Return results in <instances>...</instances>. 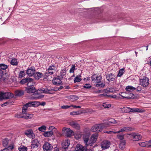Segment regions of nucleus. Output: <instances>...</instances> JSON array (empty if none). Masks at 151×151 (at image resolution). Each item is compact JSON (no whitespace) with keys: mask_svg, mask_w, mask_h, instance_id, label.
Returning <instances> with one entry per match:
<instances>
[{"mask_svg":"<svg viewBox=\"0 0 151 151\" xmlns=\"http://www.w3.org/2000/svg\"><path fill=\"white\" fill-rule=\"evenodd\" d=\"M27 80L26 79V78L25 79H23L20 81V83L21 84H25L26 83H27Z\"/></svg>","mask_w":151,"mask_h":151,"instance_id":"603ef678","label":"nucleus"},{"mask_svg":"<svg viewBox=\"0 0 151 151\" xmlns=\"http://www.w3.org/2000/svg\"><path fill=\"white\" fill-rule=\"evenodd\" d=\"M70 99L73 100V101L77 100L79 98V97L78 96L75 95H72L70 96Z\"/></svg>","mask_w":151,"mask_h":151,"instance_id":"a18cd8bd","label":"nucleus"},{"mask_svg":"<svg viewBox=\"0 0 151 151\" xmlns=\"http://www.w3.org/2000/svg\"><path fill=\"white\" fill-rule=\"evenodd\" d=\"M39 142L37 139H34L31 142V148L34 149L35 148H36L39 146Z\"/></svg>","mask_w":151,"mask_h":151,"instance_id":"6ab92c4d","label":"nucleus"},{"mask_svg":"<svg viewBox=\"0 0 151 151\" xmlns=\"http://www.w3.org/2000/svg\"><path fill=\"white\" fill-rule=\"evenodd\" d=\"M76 66L75 65H72L71 68L70 70V73H73L75 70V68Z\"/></svg>","mask_w":151,"mask_h":151,"instance_id":"8fccbe9b","label":"nucleus"},{"mask_svg":"<svg viewBox=\"0 0 151 151\" xmlns=\"http://www.w3.org/2000/svg\"><path fill=\"white\" fill-rule=\"evenodd\" d=\"M26 91L29 93H34L35 95L40 94V93L36 91L35 88L34 87H29L26 88Z\"/></svg>","mask_w":151,"mask_h":151,"instance_id":"6e6552de","label":"nucleus"},{"mask_svg":"<svg viewBox=\"0 0 151 151\" xmlns=\"http://www.w3.org/2000/svg\"><path fill=\"white\" fill-rule=\"evenodd\" d=\"M66 73L65 69H64L61 71L60 76V78L61 79L63 78L64 76L66 75Z\"/></svg>","mask_w":151,"mask_h":151,"instance_id":"4c0bfd02","label":"nucleus"},{"mask_svg":"<svg viewBox=\"0 0 151 151\" xmlns=\"http://www.w3.org/2000/svg\"><path fill=\"white\" fill-rule=\"evenodd\" d=\"M82 112L81 111H73L70 113V115H76L81 114Z\"/></svg>","mask_w":151,"mask_h":151,"instance_id":"a19ab883","label":"nucleus"},{"mask_svg":"<svg viewBox=\"0 0 151 151\" xmlns=\"http://www.w3.org/2000/svg\"><path fill=\"white\" fill-rule=\"evenodd\" d=\"M62 148L61 147H56L54 149V151H62Z\"/></svg>","mask_w":151,"mask_h":151,"instance_id":"3c124183","label":"nucleus"},{"mask_svg":"<svg viewBox=\"0 0 151 151\" xmlns=\"http://www.w3.org/2000/svg\"><path fill=\"white\" fill-rule=\"evenodd\" d=\"M102 106L105 108H109L111 107V104H108L107 103H105L103 104Z\"/></svg>","mask_w":151,"mask_h":151,"instance_id":"de8ad7c7","label":"nucleus"},{"mask_svg":"<svg viewBox=\"0 0 151 151\" xmlns=\"http://www.w3.org/2000/svg\"><path fill=\"white\" fill-rule=\"evenodd\" d=\"M140 84L143 87H146L149 83V79L145 76L143 77L142 78L139 79Z\"/></svg>","mask_w":151,"mask_h":151,"instance_id":"39448f33","label":"nucleus"},{"mask_svg":"<svg viewBox=\"0 0 151 151\" xmlns=\"http://www.w3.org/2000/svg\"><path fill=\"white\" fill-rule=\"evenodd\" d=\"M35 69L34 67H31L27 70L26 73L29 76H33L35 72Z\"/></svg>","mask_w":151,"mask_h":151,"instance_id":"f8f14e48","label":"nucleus"},{"mask_svg":"<svg viewBox=\"0 0 151 151\" xmlns=\"http://www.w3.org/2000/svg\"><path fill=\"white\" fill-rule=\"evenodd\" d=\"M53 134V132L52 131L45 132L43 133V135L46 137H48L52 136Z\"/></svg>","mask_w":151,"mask_h":151,"instance_id":"7c9ffc66","label":"nucleus"},{"mask_svg":"<svg viewBox=\"0 0 151 151\" xmlns=\"http://www.w3.org/2000/svg\"><path fill=\"white\" fill-rule=\"evenodd\" d=\"M106 128V124L102 123L94 125L91 127V130L93 132H101L103 129Z\"/></svg>","mask_w":151,"mask_h":151,"instance_id":"f03ea898","label":"nucleus"},{"mask_svg":"<svg viewBox=\"0 0 151 151\" xmlns=\"http://www.w3.org/2000/svg\"><path fill=\"white\" fill-rule=\"evenodd\" d=\"M126 93L128 94V96H123L122 95L121 96L123 98H126L127 99H134L135 98V95L131 92H126Z\"/></svg>","mask_w":151,"mask_h":151,"instance_id":"b1692460","label":"nucleus"},{"mask_svg":"<svg viewBox=\"0 0 151 151\" xmlns=\"http://www.w3.org/2000/svg\"><path fill=\"white\" fill-rule=\"evenodd\" d=\"M52 90V93H53V91H56L59 90L58 87H55L54 88H51Z\"/></svg>","mask_w":151,"mask_h":151,"instance_id":"13d9d810","label":"nucleus"},{"mask_svg":"<svg viewBox=\"0 0 151 151\" xmlns=\"http://www.w3.org/2000/svg\"><path fill=\"white\" fill-rule=\"evenodd\" d=\"M98 135L97 134H93L92 135L89 141L88 145L90 146H92L93 144L95 143L97 140Z\"/></svg>","mask_w":151,"mask_h":151,"instance_id":"1a4fd4ad","label":"nucleus"},{"mask_svg":"<svg viewBox=\"0 0 151 151\" xmlns=\"http://www.w3.org/2000/svg\"><path fill=\"white\" fill-rule=\"evenodd\" d=\"M91 86L90 85V84H86L83 86V87L88 89L91 87Z\"/></svg>","mask_w":151,"mask_h":151,"instance_id":"09e8293b","label":"nucleus"},{"mask_svg":"<svg viewBox=\"0 0 151 151\" xmlns=\"http://www.w3.org/2000/svg\"><path fill=\"white\" fill-rule=\"evenodd\" d=\"M116 123V120L113 119H109L107 123L108 124H114Z\"/></svg>","mask_w":151,"mask_h":151,"instance_id":"ea45409f","label":"nucleus"},{"mask_svg":"<svg viewBox=\"0 0 151 151\" xmlns=\"http://www.w3.org/2000/svg\"><path fill=\"white\" fill-rule=\"evenodd\" d=\"M24 94V91L23 90H17L15 91V95L16 96H21Z\"/></svg>","mask_w":151,"mask_h":151,"instance_id":"393cba45","label":"nucleus"},{"mask_svg":"<svg viewBox=\"0 0 151 151\" xmlns=\"http://www.w3.org/2000/svg\"><path fill=\"white\" fill-rule=\"evenodd\" d=\"M136 88L133 87L132 86H128L126 87L125 88L126 92H129L132 91L136 90Z\"/></svg>","mask_w":151,"mask_h":151,"instance_id":"a878e982","label":"nucleus"},{"mask_svg":"<svg viewBox=\"0 0 151 151\" xmlns=\"http://www.w3.org/2000/svg\"><path fill=\"white\" fill-rule=\"evenodd\" d=\"M32 115H29V116H25L22 115V114H17L15 117L18 118H23L25 119H30V118L31 117V116H32Z\"/></svg>","mask_w":151,"mask_h":151,"instance_id":"bb28decb","label":"nucleus"},{"mask_svg":"<svg viewBox=\"0 0 151 151\" xmlns=\"http://www.w3.org/2000/svg\"><path fill=\"white\" fill-rule=\"evenodd\" d=\"M24 76V71H21L20 72L19 74V77L20 78H22Z\"/></svg>","mask_w":151,"mask_h":151,"instance_id":"5fc2aeb1","label":"nucleus"},{"mask_svg":"<svg viewBox=\"0 0 151 151\" xmlns=\"http://www.w3.org/2000/svg\"><path fill=\"white\" fill-rule=\"evenodd\" d=\"M47 71L50 75L53 74V73L55 72L52 71V70L50 69L49 68L48 69Z\"/></svg>","mask_w":151,"mask_h":151,"instance_id":"bf43d9fd","label":"nucleus"},{"mask_svg":"<svg viewBox=\"0 0 151 151\" xmlns=\"http://www.w3.org/2000/svg\"><path fill=\"white\" fill-rule=\"evenodd\" d=\"M46 127L45 126L42 125L39 127L38 128V130L42 132H44L46 130Z\"/></svg>","mask_w":151,"mask_h":151,"instance_id":"79ce46f5","label":"nucleus"},{"mask_svg":"<svg viewBox=\"0 0 151 151\" xmlns=\"http://www.w3.org/2000/svg\"><path fill=\"white\" fill-rule=\"evenodd\" d=\"M70 107H71V105H63L61 106V108L63 109H67Z\"/></svg>","mask_w":151,"mask_h":151,"instance_id":"4d7b16f0","label":"nucleus"},{"mask_svg":"<svg viewBox=\"0 0 151 151\" xmlns=\"http://www.w3.org/2000/svg\"><path fill=\"white\" fill-rule=\"evenodd\" d=\"M55 66L54 65H52V66H50L49 67V68L50 69L52 70V71L54 72H55Z\"/></svg>","mask_w":151,"mask_h":151,"instance_id":"6e6d98bb","label":"nucleus"},{"mask_svg":"<svg viewBox=\"0 0 151 151\" xmlns=\"http://www.w3.org/2000/svg\"><path fill=\"white\" fill-rule=\"evenodd\" d=\"M128 135L132 140L134 141L139 140L142 138L141 135L136 133H132L130 134H128Z\"/></svg>","mask_w":151,"mask_h":151,"instance_id":"20e7f679","label":"nucleus"},{"mask_svg":"<svg viewBox=\"0 0 151 151\" xmlns=\"http://www.w3.org/2000/svg\"><path fill=\"white\" fill-rule=\"evenodd\" d=\"M24 134L29 137V138L34 139L35 137V135L33 133V130L31 129L25 131Z\"/></svg>","mask_w":151,"mask_h":151,"instance_id":"ddd939ff","label":"nucleus"},{"mask_svg":"<svg viewBox=\"0 0 151 151\" xmlns=\"http://www.w3.org/2000/svg\"><path fill=\"white\" fill-rule=\"evenodd\" d=\"M70 125L73 127L77 129H80V125L76 122L72 121L70 123Z\"/></svg>","mask_w":151,"mask_h":151,"instance_id":"5701e85b","label":"nucleus"},{"mask_svg":"<svg viewBox=\"0 0 151 151\" xmlns=\"http://www.w3.org/2000/svg\"><path fill=\"white\" fill-rule=\"evenodd\" d=\"M63 131H64L65 136L68 137L71 136L73 133V131L70 128H65L64 127L63 129Z\"/></svg>","mask_w":151,"mask_h":151,"instance_id":"dca6fc26","label":"nucleus"},{"mask_svg":"<svg viewBox=\"0 0 151 151\" xmlns=\"http://www.w3.org/2000/svg\"><path fill=\"white\" fill-rule=\"evenodd\" d=\"M70 144V141L68 140H66L63 141L62 143V149H63L65 150L67 149Z\"/></svg>","mask_w":151,"mask_h":151,"instance_id":"aec40b11","label":"nucleus"},{"mask_svg":"<svg viewBox=\"0 0 151 151\" xmlns=\"http://www.w3.org/2000/svg\"><path fill=\"white\" fill-rule=\"evenodd\" d=\"M110 145V142L107 140H104L101 143V147L102 150H105L109 148Z\"/></svg>","mask_w":151,"mask_h":151,"instance_id":"0eeeda50","label":"nucleus"},{"mask_svg":"<svg viewBox=\"0 0 151 151\" xmlns=\"http://www.w3.org/2000/svg\"><path fill=\"white\" fill-rule=\"evenodd\" d=\"M45 93H52V92L51 88L50 87H46L45 88Z\"/></svg>","mask_w":151,"mask_h":151,"instance_id":"e433bc0d","label":"nucleus"},{"mask_svg":"<svg viewBox=\"0 0 151 151\" xmlns=\"http://www.w3.org/2000/svg\"><path fill=\"white\" fill-rule=\"evenodd\" d=\"M83 139L84 142L86 144V145L87 146L89 145H88V143H89V136L87 135H85L83 136Z\"/></svg>","mask_w":151,"mask_h":151,"instance_id":"c85d7f7f","label":"nucleus"},{"mask_svg":"<svg viewBox=\"0 0 151 151\" xmlns=\"http://www.w3.org/2000/svg\"><path fill=\"white\" fill-rule=\"evenodd\" d=\"M87 147L86 146H83L81 144L77 145L75 150L77 151H86Z\"/></svg>","mask_w":151,"mask_h":151,"instance_id":"f3484780","label":"nucleus"},{"mask_svg":"<svg viewBox=\"0 0 151 151\" xmlns=\"http://www.w3.org/2000/svg\"><path fill=\"white\" fill-rule=\"evenodd\" d=\"M26 79L27 80V82L28 83H29L30 82H32V81H33V79L31 78H26Z\"/></svg>","mask_w":151,"mask_h":151,"instance_id":"e2e57ef3","label":"nucleus"},{"mask_svg":"<svg viewBox=\"0 0 151 151\" xmlns=\"http://www.w3.org/2000/svg\"><path fill=\"white\" fill-rule=\"evenodd\" d=\"M124 72V68L121 69L120 70H119V73L117 76H121L123 75Z\"/></svg>","mask_w":151,"mask_h":151,"instance_id":"58836bf2","label":"nucleus"},{"mask_svg":"<svg viewBox=\"0 0 151 151\" xmlns=\"http://www.w3.org/2000/svg\"><path fill=\"white\" fill-rule=\"evenodd\" d=\"M149 143V142H148L146 141L144 142H139V144L140 146L142 147H145L147 148H149L148 145Z\"/></svg>","mask_w":151,"mask_h":151,"instance_id":"473e14b6","label":"nucleus"},{"mask_svg":"<svg viewBox=\"0 0 151 151\" xmlns=\"http://www.w3.org/2000/svg\"><path fill=\"white\" fill-rule=\"evenodd\" d=\"M126 142L125 140H122L120 141L119 145V147L120 149L123 150L125 146Z\"/></svg>","mask_w":151,"mask_h":151,"instance_id":"2f4dec72","label":"nucleus"},{"mask_svg":"<svg viewBox=\"0 0 151 151\" xmlns=\"http://www.w3.org/2000/svg\"><path fill=\"white\" fill-rule=\"evenodd\" d=\"M81 77V74L78 75L75 77L74 80V82H80L81 81L82 79L80 78Z\"/></svg>","mask_w":151,"mask_h":151,"instance_id":"72a5a7b5","label":"nucleus"},{"mask_svg":"<svg viewBox=\"0 0 151 151\" xmlns=\"http://www.w3.org/2000/svg\"><path fill=\"white\" fill-rule=\"evenodd\" d=\"M42 74L39 72H36L34 74L33 76L34 78L37 80H38L42 76Z\"/></svg>","mask_w":151,"mask_h":151,"instance_id":"cd10ccee","label":"nucleus"},{"mask_svg":"<svg viewBox=\"0 0 151 151\" xmlns=\"http://www.w3.org/2000/svg\"><path fill=\"white\" fill-rule=\"evenodd\" d=\"M118 137L121 141L123 140V139H124V136L123 135H119Z\"/></svg>","mask_w":151,"mask_h":151,"instance_id":"338daca9","label":"nucleus"},{"mask_svg":"<svg viewBox=\"0 0 151 151\" xmlns=\"http://www.w3.org/2000/svg\"><path fill=\"white\" fill-rule=\"evenodd\" d=\"M36 103V101H30L28 103H26L24 106H25V107L27 108L29 107L32 106L33 107H38V106L39 105L38 103Z\"/></svg>","mask_w":151,"mask_h":151,"instance_id":"a211bd4d","label":"nucleus"},{"mask_svg":"<svg viewBox=\"0 0 151 151\" xmlns=\"http://www.w3.org/2000/svg\"><path fill=\"white\" fill-rule=\"evenodd\" d=\"M27 108H26V107H25V106H23V108H22V115L24 116H29V115H32V116L30 118V119H31L33 117V114H29V113H27Z\"/></svg>","mask_w":151,"mask_h":151,"instance_id":"412c9836","label":"nucleus"},{"mask_svg":"<svg viewBox=\"0 0 151 151\" xmlns=\"http://www.w3.org/2000/svg\"><path fill=\"white\" fill-rule=\"evenodd\" d=\"M37 103H38V104H39V105L38 106L40 105L44 106L46 104V103L45 102H42L41 103H40L38 101H36V103L37 104Z\"/></svg>","mask_w":151,"mask_h":151,"instance_id":"864d4df0","label":"nucleus"},{"mask_svg":"<svg viewBox=\"0 0 151 151\" xmlns=\"http://www.w3.org/2000/svg\"><path fill=\"white\" fill-rule=\"evenodd\" d=\"M44 95H41L40 96L38 97H36L34 98H33V99H37L42 98L44 97Z\"/></svg>","mask_w":151,"mask_h":151,"instance_id":"0e129e2a","label":"nucleus"},{"mask_svg":"<svg viewBox=\"0 0 151 151\" xmlns=\"http://www.w3.org/2000/svg\"><path fill=\"white\" fill-rule=\"evenodd\" d=\"M8 68V66L3 63H1L0 64V69L2 70H5Z\"/></svg>","mask_w":151,"mask_h":151,"instance_id":"c9c22d12","label":"nucleus"},{"mask_svg":"<svg viewBox=\"0 0 151 151\" xmlns=\"http://www.w3.org/2000/svg\"><path fill=\"white\" fill-rule=\"evenodd\" d=\"M37 91H38V92H39L40 93V94L41 93H45L46 91H45V88H41L40 89H38L37 90Z\"/></svg>","mask_w":151,"mask_h":151,"instance_id":"49530a36","label":"nucleus"},{"mask_svg":"<svg viewBox=\"0 0 151 151\" xmlns=\"http://www.w3.org/2000/svg\"><path fill=\"white\" fill-rule=\"evenodd\" d=\"M10 141V139L7 138L2 139V143L3 146L4 147H8Z\"/></svg>","mask_w":151,"mask_h":151,"instance_id":"4be33fe9","label":"nucleus"},{"mask_svg":"<svg viewBox=\"0 0 151 151\" xmlns=\"http://www.w3.org/2000/svg\"><path fill=\"white\" fill-rule=\"evenodd\" d=\"M105 86V84L104 83H97L96 86L97 87L103 88Z\"/></svg>","mask_w":151,"mask_h":151,"instance_id":"c03bdc74","label":"nucleus"},{"mask_svg":"<svg viewBox=\"0 0 151 151\" xmlns=\"http://www.w3.org/2000/svg\"><path fill=\"white\" fill-rule=\"evenodd\" d=\"M96 75H93L91 77V79L94 81L95 83H100L102 79V77L99 75V76H96Z\"/></svg>","mask_w":151,"mask_h":151,"instance_id":"2eb2a0df","label":"nucleus"},{"mask_svg":"<svg viewBox=\"0 0 151 151\" xmlns=\"http://www.w3.org/2000/svg\"><path fill=\"white\" fill-rule=\"evenodd\" d=\"M106 78L109 82L114 81L116 80L114 74L112 73L107 74L106 76Z\"/></svg>","mask_w":151,"mask_h":151,"instance_id":"9b49d317","label":"nucleus"},{"mask_svg":"<svg viewBox=\"0 0 151 151\" xmlns=\"http://www.w3.org/2000/svg\"><path fill=\"white\" fill-rule=\"evenodd\" d=\"M122 111L123 112H143L145 110L141 109L138 108H130L127 107H124L122 109Z\"/></svg>","mask_w":151,"mask_h":151,"instance_id":"f257e3e1","label":"nucleus"},{"mask_svg":"<svg viewBox=\"0 0 151 151\" xmlns=\"http://www.w3.org/2000/svg\"><path fill=\"white\" fill-rule=\"evenodd\" d=\"M61 78L60 76H58L57 78H55L52 81L53 83L56 85H60L62 84Z\"/></svg>","mask_w":151,"mask_h":151,"instance_id":"4468645a","label":"nucleus"},{"mask_svg":"<svg viewBox=\"0 0 151 151\" xmlns=\"http://www.w3.org/2000/svg\"><path fill=\"white\" fill-rule=\"evenodd\" d=\"M103 92H104L105 93H109V92H110V91L109 90L107 89H105L103 91Z\"/></svg>","mask_w":151,"mask_h":151,"instance_id":"774afa93","label":"nucleus"},{"mask_svg":"<svg viewBox=\"0 0 151 151\" xmlns=\"http://www.w3.org/2000/svg\"><path fill=\"white\" fill-rule=\"evenodd\" d=\"M134 130V129L130 127H125L119 130L116 132H114L113 133H118L120 132H124L128 131H131Z\"/></svg>","mask_w":151,"mask_h":151,"instance_id":"9d476101","label":"nucleus"},{"mask_svg":"<svg viewBox=\"0 0 151 151\" xmlns=\"http://www.w3.org/2000/svg\"><path fill=\"white\" fill-rule=\"evenodd\" d=\"M14 144H11L9 146L3 149L2 150L3 151H12V150L14 149Z\"/></svg>","mask_w":151,"mask_h":151,"instance_id":"c756f323","label":"nucleus"},{"mask_svg":"<svg viewBox=\"0 0 151 151\" xmlns=\"http://www.w3.org/2000/svg\"><path fill=\"white\" fill-rule=\"evenodd\" d=\"M136 88L137 91V92H139L141 91L142 90V88L141 86H138Z\"/></svg>","mask_w":151,"mask_h":151,"instance_id":"680f3d73","label":"nucleus"},{"mask_svg":"<svg viewBox=\"0 0 151 151\" xmlns=\"http://www.w3.org/2000/svg\"><path fill=\"white\" fill-rule=\"evenodd\" d=\"M14 96L13 94L8 92H0V100L3 99H8L12 98Z\"/></svg>","mask_w":151,"mask_h":151,"instance_id":"7ed1b4c3","label":"nucleus"},{"mask_svg":"<svg viewBox=\"0 0 151 151\" xmlns=\"http://www.w3.org/2000/svg\"><path fill=\"white\" fill-rule=\"evenodd\" d=\"M11 103V102L9 101H8L7 102H6L4 103L3 104L1 105L2 106H6L7 104H10Z\"/></svg>","mask_w":151,"mask_h":151,"instance_id":"052dcab7","label":"nucleus"},{"mask_svg":"<svg viewBox=\"0 0 151 151\" xmlns=\"http://www.w3.org/2000/svg\"><path fill=\"white\" fill-rule=\"evenodd\" d=\"M44 151H51L53 149V146L48 142H45L43 146Z\"/></svg>","mask_w":151,"mask_h":151,"instance_id":"423d86ee","label":"nucleus"},{"mask_svg":"<svg viewBox=\"0 0 151 151\" xmlns=\"http://www.w3.org/2000/svg\"><path fill=\"white\" fill-rule=\"evenodd\" d=\"M10 63L13 65H17L18 63V62L17 61V59L14 58L11 60Z\"/></svg>","mask_w":151,"mask_h":151,"instance_id":"f704fd0d","label":"nucleus"},{"mask_svg":"<svg viewBox=\"0 0 151 151\" xmlns=\"http://www.w3.org/2000/svg\"><path fill=\"white\" fill-rule=\"evenodd\" d=\"M71 107H72L73 108H81V106H76L75 105H71Z\"/></svg>","mask_w":151,"mask_h":151,"instance_id":"69168bd1","label":"nucleus"},{"mask_svg":"<svg viewBox=\"0 0 151 151\" xmlns=\"http://www.w3.org/2000/svg\"><path fill=\"white\" fill-rule=\"evenodd\" d=\"M27 147L24 146H22L20 147L18 149L19 151H27Z\"/></svg>","mask_w":151,"mask_h":151,"instance_id":"37998d69","label":"nucleus"}]
</instances>
